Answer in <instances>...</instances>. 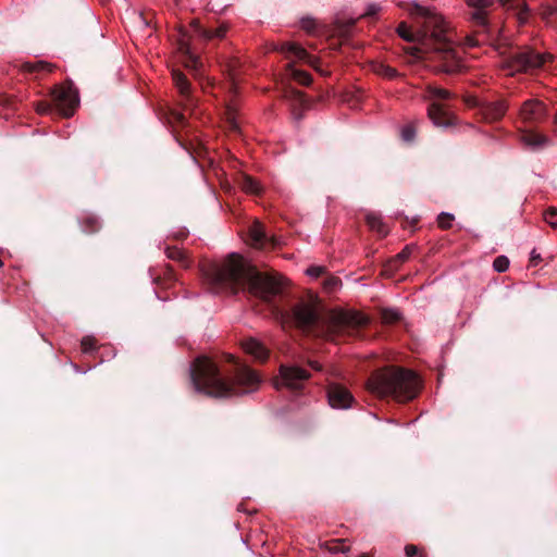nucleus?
<instances>
[{
	"label": "nucleus",
	"mask_w": 557,
	"mask_h": 557,
	"mask_svg": "<svg viewBox=\"0 0 557 557\" xmlns=\"http://www.w3.org/2000/svg\"><path fill=\"white\" fill-rule=\"evenodd\" d=\"M243 348L247 354L251 355L255 359L260 361H264L269 356L267 348L255 338H248L244 341Z\"/></svg>",
	"instance_id": "13"
},
{
	"label": "nucleus",
	"mask_w": 557,
	"mask_h": 557,
	"mask_svg": "<svg viewBox=\"0 0 557 557\" xmlns=\"http://www.w3.org/2000/svg\"><path fill=\"white\" fill-rule=\"evenodd\" d=\"M453 221L454 215L446 212H442L437 218L438 225L442 228H449L451 226Z\"/></svg>",
	"instance_id": "32"
},
{
	"label": "nucleus",
	"mask_w": 557,
	"mask_h": 557,
	"mask_svg": "<svg viewBox=\"0 0 557 557\" xmlns=\"http://www.w3.org/2000/svg\"><path fill=\"white\" fill-rule=\"evenodd\" d=\"M544 220L552 227H557V209L556 208H548L544 212Z\"/></svg>",
	"instance_id": "30"
},
{
	"label": "nucleus",
	"mask_w": 557,
	"mask_h": 557,
	"mask_svg": "<svg viewBox=\"0 0 557 557\" xmlns=\"http://www.w3.org/2000/svg\"><path fill=\"white\" fill-rule=\"evenodd\" d=\"M493 268L496 272H505L509 268V260L505 256L497 257L493 262Z\"/></svg>",
	"instance_id": "29"
},
{
	"label": "nucleus",
	"mask_w": 557,
	"mask_h": 557,
	"mask_svg": "<svg viewBox=\"0 0 557 557\" xmlns=\"http://www.w3.org/2000/svg\"><path fill=\"white\" fill-rule=\"evenodd\" d=\"M416 131L412 126H406L401 131V137L405 141H411L414 138Z\"/></svg>",
	"instance_id": "37"
},
{
	"label": "nucleus",
	"mask_w": 557,
	"mask_h": 557,
	"mask_svg": "<svg viewBox=\"0 0 557 557\" xmlns=\"http://www.w3.org/2000/svg\"><path fill=\"white\" fill-rule=\"evenodd\" d=\"M329 403L335 409H347L352 401L351 394L343 386L332 384L327 391Z\"/></svg>",
	"instance_id": "10"
},
{
	"label": "nucleus",
	"mask_w": 557,
	"mask_h": 557,
	"mask_svg": "<svg viewBox=\"0 0 557 557\" xmlns=\"http://www.w3.org/2000/svg\"><path fill=\"white\" fill-rule=\"evenodd\" d=\"M405 553H406L407 557H413L418 553V547L414 545H407L405 547Z\"/></svg>",
	"instance_id": "41"
},
{
	"label": "nucleus",
	"mask_w": 557,
	"mask_h": 557,
	"mask_svg": "<svg viewBox=\"0 0 557 557\" xmlns=\"http://www.w3.org/2000/svg\"><path fill=\"white\" fill-rule=\"evenodd\" d=\"M531 259H532V260H537V259H540V253H539V252H536V250H535V249H533V250L531 251Z\"/></svg>",
	"instance_id": "45"
},
{
	"label": "nucleus",
	"mask_w": 557,
	"mask_h": 557,
	"mask_svg": "<svg viewBox=\"0 0 557 557\" xmlns=\"http://www.w3.org/2000/svg\"><path fill=\"white\" fill-rule=\"evenodd\" d=\"M373 71L376 74L382 75V76L387 77V78H393L397 74L395 69H392L391 66L385 65V64H375L373 66Z\"/></svg>",
	"instance_id": "27"
},
{
	"label": "nucleus",
	"mask_w": 557,
	"mask_h": 557,
	"mask_svg": "<svg viewBox=\"0 0 557 557\" xmlns=\"http://www.w3.org/2000/svg\"><path fill=\"white\" fill-rule=\"evenodd\" d=\"M195 34L200 36L206 40H210L212 38H223L227 32V27L225 25H220L215 30H208L200 26L198 21H193L190 24Z\"/></svg>",
	"instance_id": "15"
},
{
	"label": "nucleus",
	"mask_w": 557,
	"mask_h": 557,
	"mask_svg": "<svg viewBox=\"0 0 557 557\" xmlns=\"http://www.w3.org/2000/svg\"><path fill=\"white\" fill-rule=\"evenodd\" d=\"M211 280L233 289L247 286L250 293L263 299L277 295L282 289L277 275L258 272L248 260L236 253H232L221 267L212 268Z\"/></svg>",
	"instance_id": "1"
},
{
	"label": "nucleus",
	"mask_w": 557,
	"mask_h": 557,
	"mask_svg": "<svg viewBox=\"0 0 557 557\" xmlns=\"http://www.w3.org/2000/svg\"><path fill=\"white\" fill-rule=\"evenodd\" d=\"M421 11L422 14L426 15L425 32H430L431 37L440 45L435 48V51L443 62L441 70L449 74L458 72L461 69V63L450 44L449 37L446 35V23L443 16L435 12L432 13L426 10Z\"/></svg>",
	"instance_id": "4"
},
{
	"label": "nucleus",
	"mask_w": 557,
	"mask_h": 557,
	"mask_svg": "<svg viewBox=\"0 0 557 557\" xmlns=\"http://www.w3.org/2000/svg\"><path fill=\"white\" fill-rule=\"evenodd\" d=\"M290 73H292L293 78L302 85H309L311 83V76L307 72L292 69Z\"/></svg>",
	"instance_id": "28"
},
{
	"label": "nucleus",
	"mask_w": 557,
	"mask_h": 557,
	"mask_svg": "<svg viewBox=\"0 0 557 557\" xmlns=\"http://www.w3.org/2000/svg\"><path fill=\"white\" fill-rule=\"evenodd\" d=\"M429 116L436 126H447L448 123L444 121L447 116L445 107L437 101H433L428 110Z\"/></svg>",
	"instance_id": "16"
},
{
	"label": "nucleus",
	"mask_w": 557,
	"mask_h": 557,
	"mask_svg": "<svg viewBox=\"0 0 557 557\" xmlns=\"http://www.w3.org/2000/svg\"><path fill=\"white\" fill-rule=\"evenodd\" d=\"M294 95H295V98H296L298 101H300V102H302V101H304V95H302L301 92H299V91H294Z\"/></svg>",
	"instance_id": "44"
},
{
	"label": "nucleus",
	"mask_w": 557,
	"mask_h": 557,
	"mask_svg": "<svg viewBox=\"0 0 557 557\" xmlns=\"http://www.w3.org/2000/svg\"><path fill=\"white\" fill-rule=\"evenodd\" d=\"M310 377V374L297 366H281L280 376L274 380V387H287L289 389H298Z\"/></svg>",
	"instance_id": "6"
},
{
	"label": "nucleus",
	"mask_w": 557,
	"mask_h": 557,
	"mask_svg": "<svg viewBox=\"0 0 557 557\" xmlns=\"http://www.w3.org/2000/svg\"><path fill=\"white\" fill-rule=\"evenodd\" d=\"M367 223L371 230L377 232L380 235L384 236L387 234V228L385 227L382 219L379 215L374 213L368 214Z\"/></svg>",
	"instance_id": "22"
},
{
	"label": "nucleus",
	"mask_w": 557,
	"mask_h": 557,
	"mask_svg": "<svg viewBox=\"0 0 557 557\" xmlns=\"http://www.w3.org/2000/svg\"><path fill=\"white\" fill-rule=\"evenodd\" d=\"M138 18H140V20L143 21V23H144L145 25H147V23H146V22H145V20L141 17V15H138Z\"/></svg>",
	"instance_id": "48"
},
{
	"label": "nucleus",
	"mask_w": 557,
	"mask_h": 557,
	"mask_svg": "<svg viewBox=\"0 0 557 557\" xmlns=\"http://www.w3.org/2000/svg\"><path fill=\"white\" fill-rule=\"evenodd\" d=\"M301 26L306 30L310 32V30H312L314 28V21L312 18H302L301 20Z\"/></svg>",
	"instance_id": "39"
},
{
	"label": "nucleus",
	"mask_w": 557,
	"mask_h": 557,
	"mask_svg": "<svg viewBox=\"0 0 557 557\" xmlns=\"http://www.w3.org/2000/svg\"><path fill=\"white\" fill-rule=\"evenodd\" d=\"M359 557H371V556H369V555H367V554H362V555H360Z\"/></svg>",
	"instance_id": "50"
},
{
	"label": "nucleus",
	"mask_w": 557,
	"mask_h": 557,
	"mask_svg": "<svg viewBox=\"0 0 557 557\" xmlns=\"http://www.w3.org/2000/svg\"><path fill=\"white\" fill-rule=\"evenodd\" d=\"M240 186H242L243 190H245L246 193H249V194L257 195L261 191V186H260L259 182L248 175L242 176Z\"/></svg>",
	"instance_id": "21"
},
{
	"label": "nucleus",
	"mask_w": 557,
	"mask_h": 557,
	"mask_svg": "<svg viewBox=\"0 0 557 557\" xmlns=\"http://www.w3.org/2000/svg\"><path fill=\"white\" fill-rule=\"evenodd\" d=\"M380 7L377 4H369L367 14L374 15L376 12H379Z\"/></svg>",
	"instance_id": "42"
},
{
	"label": "nucleus",
	"mask_w": 557,
	"mask_h": 557,
	"mask_svg": "<svg viewBox=\"0 0 557 557\" xmlns=\"http://www.w3.org/2000/svg\"><path fill=\"white\" fill-rule=\"evenodd\" d=\"M96 341L91 336H86L82 339V349L84 352H89L94 349Z\"/></svg>",
	"instance_id": "34"
},
{
	"label": "nucleus",
	"mask_w": 557,
	"mask_h": 557,
	"mask_svg": "<svg viewBox=\"0 0 557 557\" xmlns=\"http://www.w3.org/2000/svg\"><path fill=\"white\" fill-rule=\"evenodd\" d=\"M173 81L182 94L188 92V82L183 73L173 71Z\"/></svg>",
	"instance_id": "26"
},
{
	"label": "nucleus",
	"mask_w": 557,
	"mask_h": 557,
	"mask_svg": "<svg viewBox=\"0 0 557 557\" xmlns=\"http://www.w3.org/2000/svg\"><path fill=\"white\" fill-rule=\"evenodd\" d=\"M294 317L301 327L312 325L318 319V308L314 302H300L294 308Z\"/></svg>",
	"instance_id": "9"
},
{
	"label": "nucleus",
	"mask_w": 557,
	"mask_h": 557,
	"mask_svg": "<svg viewBox=\"0 0 557 557\" xmlns=\"http://www.w3.org/2000/svg\"><path fill=\"white\" fill-rule=\"evenodd\" d=\"M546 114L544 104L539 100H528L520 110V116L524 122H539Z\"/></svg>",
	"instance_id": "11"
},
{
	"label": "nucleus",
	"mask_w": 557,
	"mask_h": 557,
	"mask_svg": "<svg viewBox=\"0 0 557 557\" xmlns=\"http://www.w3.org/2000/svg\"><path fill=\"white\" fill-rule=\"evenodd\" d=\"M324 271L323 267L312 265L306 270V274L312 278H318Z\"/></svg>",
	"instance_id": "36"
},
{
	"label": "nucleus",
	"mask_w": 557,
	"mask_h": 557,
	"mask_svg": "<svg viewBox=\"0 0 557 557\" xmlns=\"http://www.w3.org/2000/svg\"><path fill=\"white\" fill-rule=\"evenodd\" d=\"M331 321L338 327H356L368 323V318L355 310H335L331 314Z\"/></svg>",
	"instance_id": "8"
},
{
	"label": "nucleus",
	"mask_w": 557,
	"mask_h": 557,
	"mask_svg": "<svg viewBox=\"0 0 557 557\" xmlns=\"http://www.w3.org/2000/svg\"><path fill=\"white\" fill-rule=\"evenodd\" d=\"M178 50L184 55L183 62L185 66L197 70L199 65L198 58L190 51L189 45L185 40L184 36H182L178 41Z\"/></svg>",
	"instance_id": "18"
},
{
	"label": "nucleus",
	"mask_w": 557,
	"mask_h": 557,
	"mask_svg": "<svg viewBox=\"0 0 557 557\" xmlns=\"http://www.w3.org/2000/svg\"><path fill=\"white\" fill-rule=\"evenodd\" d=\"M467 4L474 9L472 13V20L480 25L486 23L485 9L493 3V0H466Z\"/></svg>",
	"instance_id": "14"
},
{
	"label": "nucleus",
	"mask_w": 557,
	"mask_h": 557,
	"mask_svg": "<svg viewBox=\"0 0 557 557\" xmlns=\"http://www.w3.org/2000/svg\"><path fill=\"white\" fill-rule=\"evenodd\" d=\"M544 18H550L553 16H557V4H547L543 8L542 11Z\"/></svg>",
	"instance_id": "35"
},
{
	"label": "nucleus",
	"mask_w": 557,
	"mask_h": 557,
	"mask_svg": "<svg viewBox=\"0 0 557 557\" xmlns=\"http://www.w3.org/2000/svg\"><path fill=\"white\" fill-rule=\"evenodd\" d=\"M369 389L379 396H393L399 401L412 399L419 388L414 372L405 369H384L368 382Z\"/></svg>",
	"instance_id": "2"
},
{
	"label": "nucleus",
	"mask_w": 557,
	"mask_h": 557,
	"mask_svg": "<svg viewBox=\"0 0 557 557\" xmlns=\"http://www.w3.org/2000/svg\"><path fill=\"white\" fill-rule=\"evenodd\" d=\"M549 58L550 55L546 53L521 52L506 59L500 66L503 70L507 71L509 75H513L518 72L540 67Z\"/></svg>",
	"instance_id": "5"
},
{
	"label": "nucleus",
	"mask_w": 557,
	"mask_h": 557,
	"mask_svg": "<svg viewBox=\"0 0 557 557\" xmlns=\"http://www.w3.org/2000/svg\"><path fill=\"white\" fill-rule=\"evenodd\" d=\"M507 110V106L504 101H497L488 104L484 109V115L487 120L494 121L500 119Z\"/></svg>",
	"instance_id": "20"
},
{
	"label": "nucleus",
	"mask_w": 557,
	"mask_h": 557,
	"mask_svg": "<svg viewBox=\"0 0 557 557\" xmlns=\"http://www.w3.org/2000/svg\"><path fill=\"white\" fill-rule=\"evenodd\" d=\"M190 372L196 392L213 397L233 395L234 387L221 379L215 363L207 357L197 358L191 366Z\"/></svg>",
	"instance_id": "3"
},
{
	"label": "nucleus",
	"mask_w": 557,
	"mask_h": 557,
	"mask_svg": "<svg viewBox=\"0 0 557 557\" xmlns=\"http://www.w3.org/2000/svg\"><path fill=\"white\" fill-rule=\"evenodd\" d=\"M426 91L428 99L431 100L432 102L440 99H448L451 97V94L448 90L441 87L429 86Z\"/></svg>",
	"instance_id": "24"
},
{
	"label": "nucleus",
	"mask_w": 557,
	"mask_h": 557,
	"mask_svg": "<svg viewBox=\"0 0 557 557\" xmlns=\"http://www.w3.org/2000/svg\"><path fill=\"white\" fill-rule=\"evenodd\" d=\"M177 120H183V115L182 114H177Z\"/></svg>",
	"instance_id": "49"
},
{
	"label": "nucleus",
	"mask_w": 557,
	"mask_h": 557,
	"mask_svg": "<svg viewBox=\"0 0 557 557\" xmlns=\"http://www.w3.org/2000/svg\"><path fill=\"white\" fill-rule=\"evenodd\" d=\"M52 95L60 112L64 116H71L78 106L77 91L72 86L62 85L54 88Z\"/></svg>",
	"instance_id": "7"
},
{
	"label": "nucleus",
	"mask_w": 557,
	"mask_h": 557,
	"mask_svg": "<svg viewBox=\"0 0 557 557\" xmlns=\"http://www.w3.org/2000/svg\"><path fill=\"white\" fill-rule=\"evenodd\" d=\"M382 321L386 324H392L401 319V313L397 309L387 308L381 311Z\"/></svg>",
	"instance_id": "25"
},
{
	"label": "nucleus",
	"mask_w": 557,
	"mask_h": 557,
	"mask_svg": "<svg viewBox=\"0 0 557 557\" xmlns=\"http://www.w3.org/2000/svg\"><path fill=\"white\" fill-rule=\"evenodd\" d=\"M228 121H230L231 126H232L234 129H235V128H237V125H236V123H235V121H234V116L232 115V113H231V112L228 113Z\"/></svg>",
	"instance_id": "43"
},
{
	"label": "nucleus",
	"mask_w": 557,
	"mask_h": 557,
	"mask_svg": "<svg viewBox=\"0 0 557 557\" xmlns=\"http://www.w3.org/2000/svg\"><path fill=\"white\" fill-rule=\"evenodd\" d=\"M238 385L247 387V391H253L261 382L260 376L247 366H238L235 375Z\"/></svg>",
	"instance_id": "12"
},
{
	"label": "nucleus",
	"mask_w": 557,
	"mask_h": 557,
	"mask_svg": "<svg viewBox=\"0 0 557 557\" xmlns=\"http://www.w3.org/2000/svg\"><path fill=\"white\" fill-rule=\"evenodd\" d=\"M397 33L401 38H404L407 41H414L417 39L416 36L410 33L409 27L405 23H401L397 27Z\"/></svg>",
	"instance_id": "31"
},
{
	"label": "nucleus",
	"mask_w": 557,
	"mask_h": 557,
	"mask_svg": "<svg viewBox=\"0 0 557 557\" xmlns=\"http://www.w3.org/2000/svg\"><path fill=\"white\" fill-rule=\"evenodd\" d=\"M413 247H405L397 256L396 258L400 261H405L412 252Z\"/></svg>",
	"instance_id": "38"
},
{
	"label": "nucleus",
	"mask_w": 557,
	"mask_h": 557,
	"mask_svg": "<svg viewBox=\"0 0 557 557\" xmlns=\"http://www.w3.org/2000/svg\"><path fill=\"white\" fill-rule=\"evenodd\" d=\"M250 239L253 246H260L265 236L264 230L261 223L255 222L249 231Z\"/></svg>",
	"instance_id": "23"
},
{
	"label": "nucleus",
	"mask_w": 557,
	"mask_h": 557,
	"mask_svg": "<svg viewBox=\"0 0 557 557\" xmlns=\"http://www.w3.org/2000/svg\"><path fill=\"white\" fill-rule=\"evenodd\" d=\"M310 366H311L313 369H315V370H320V369H321L320 364H319L317 361H312V362H310Z\"/></svg>",
	"instance_id": "46"
},
{
	"label": "nucleus",
	"mask_w": 557,
	"mask_h": 557,
	"mask_svg": "<svg viewBox=\"0 0 557 557\" xmlns=\"http://www.w3.org/2000/svg\"><path fill=\"white\" fill-rule=\"evenodd\" d=\"M502 2V4H506L507 3V0H499Z\"/></svg>",
	"instance_id": "51"
},
{
	"label": "nucleus",
	"mask_w": 557,
	"mask_h": 557,
	"mask_svg": "<svg viewBox=\"0 0 557 557\" xmlns=\"http://www.w3.org/2000/svg\"><path fill=\"white\" fill-rule=\"evenodd\" d=\"M22 69L24 71H27V72H35V71H39V70H49L50 71V66L44 62H37V63H24L22 64Z\"/></svg>",
	"instance_id": "33"
},
{
	"label": "nucleus",
	"mask_w": 557,
	"mask_h": 557,
	"mask_svg": "<svg viewBox=\"0 0 557 557\" xmlns=\"http://www.w3.org/2000/svg\"><path fill=\"white\" fill-rule=\"evenodd\" d=\"M523 144L531 148H539L548 144V138L533 132H524L521 136Z\"/></svg>",
	"instance_id": "19"
},
{
	"label": "nucleus",
	"mask_w": 557,
	"mask_h": 557,
	"mask_svg": "<svg viewBox=\"0 0 557 557\" xmlns=\"http://www.w3.org/2000/svg\"><path fill=\"white\" fill-rule=\"evenodd\" d=\"M281 51L290 53L295 55L297 60L305 61L311 65L314 62V59L302 47L294 42L282 45Z\"/></svg>",
	"instance_id": "17"
},
{
	"label": "nucleus",
	"mask_w": 557,
	"mask_h": 557,
	"mask_svg": "<svg viewBox=\"0 0 557 557\" xmlns=\"http://www.w3.org/2000/svg\"><path fill=\"white\" fill-rule=\"evenodd\" d=\"M36 111L40 114H46L50 111V107L45 102H40L36 106Z\"/></svg>",
	"instance_id": "40"
},
{
	"label": "nucleus",
	"mask_w": 557,
	"mask_h": 557,
	"mask_svg": "<svg viewBox=\"0 0 557 557\" xmlns=\"http://www.w3.org/2000/svg\"><path fill=\"white\" fill-rule=\"evenodd\" d=\"M410 53L414 57H418V53H419V49L418 48H411L410 50Z\"/></svg>",
	"instance_id": "47"
}]
</instances>
